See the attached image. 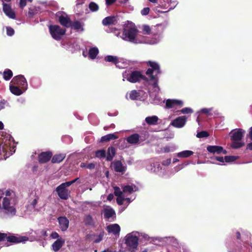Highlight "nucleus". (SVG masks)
Segmentation results:
<instances>
[{"mask_svg": "<svg viewBox=\"0 0 252 252\" xmlns=\"http://www.w3.org/2000/svg\"><path fill=\"white\" fill-rule=\"evenodd\" d=\"M149 65L151 68H149L146 71V74L149 77V80L146 82L147 89L148 90L151 102L155 104H159L162 102V99L158 95L159 88L158 86V79L156 76L160 73L159 65L153 62H149Z\"/></svg>", "mask_w": 252, "mask_h": 252, "instance_id": "1", "label": "nucleus"}, {"mask_svg": "<svg viewBox=\"0 0 252 252\" xmlns=\"http://www.w3.org/2000/svg\"><path fill=\"white\" fill-rule=\"evenodd\" d=\"M17 199L12 190H8L5 192L4 197H0V213L4 217L12 218L16 215Z\"/></svg>", "mask_w": 252, "mask_h": 252, "instance_id": "2", "label": "nucleus"}, {"mask_svg": "<svg viewBox=\"0 0 252 252\" xmlns=\"http://www.w3.org/2000/svg\"><path fill=\"white\" fill-rule=\"evenodd\" d=\"M0 139V160L6 159L15 152L16 145L12 136L2 132Z\"/></svg>", "mask_w": 252, "mask_h": 252, "instance_id": "3", "label": "nucleus"}, {"mask_svg": "<svg viewBox=\"0 0 252 252\" xmlns=\"http://www.w3.org/2000/svg\"><path fill=\"white\" fill-rule=\"evenodd\" d=\"M135 25L127 21L124 25L122 35L120 36L123 40L133 43H142L143 36L138 34Z\"/></svg>", "mask_w": 252, "mask_h": 252, "instance_id": "4", "label": "nucleus"}, {"mask_svg": "<svg viewBox=\"0 0 252 252\" xmlns=\"http://www.w3.org/2000/svg\"><path fill=\"white\" fill-rule=\"evenodd\" d=\"M166 27L165 24L157 25L152 30L153 37L151 38L143 36L142 43L156 44L159 43L162 38V33Z\"/></svg>", "mask_w": 252, "mask_h": 252, "instance_id": "5", "label": "nucleus"}, {"mask_svg": "<svg viewBox=\"0 0 252 252\" xmlns=\"http://www.w3.org/2000/svg\"><path fill=\"white\" fill-rule=\"evenodd\" d=\"M139 234V232L134 231L125 236V244L128 251L135 252L137 250Z\"/></svg>", "mask_w": 252, "mask_h": 252, "instance_id": "6", "label": "nucleus"}, {"mask_svg": "<svg viewBox=\"0 0 252 252\" xmlns=\"http://www.w3.org/2000/svg\"><path fill=\"white\" fill-rule=\"evenodd\" d=\"M245 131L241 128L233 129L231 131V140H233L231 147L233 149H237L243 147L244 143L241 141Z\"/></svg>", "mask_w": 252, "mask_h": 252, "instance_id": "7", "label": "nucleus"}, {"mask_svg": "<svg viewBox=\"0 0 252 252\" xmlns=\"http://www.w3.org/2000/svg\"><path fill=\"white\" fill-rule=\"evenodd\" d=\"M123 77L124 81L126 80L131 83H136L139 81L143 76L140 72L137 71L126 70L123 73Z\"/></svg>", "mask_w": 252, "mask_h": 252, "instance_id": "8", "label": "nucleus"}, {"mask_svg": "<svg viewBox=\"0 0 252 252\" xmlns=\"http://www.w3.org/2000/svg\"><path fill=\"white\" fill-rule=\"evenodd\" d=\"M184 102L182 100L168 99L166 101V107L172 109L175 113L179 112L180 109L184 106Z\"/></svg>", "mask_w": 252, "mask_h": 252, "instance_id": "9", "label": "nucleus"}, {"mask_svg": "<svg viewBox=\"0 0 252 252\" xmlns=\"http://www.w3.org/2000/svg\"><path fill=\"white\" fill-rule=\"evenodd\" d=\"M49 30L53 38L57 40H60L65 32V29H62L58 25H50Z\"/></svg>", "mask_w": 252, "mask_h": 252, "instance_id": "10", "label": "nucleus"}, {"mask_svg": "<svg viewBox=\"0 0 252 252\" xmlns=\"http://www.w3.org/2000/svg\"><path fill=\"white\" fill-rule=\"evenodd\" d=\"M148 171L151 172L156 173L159 176H163L165 173V169L162 168L159 162H149L146 166Z\"/></svg>", "mask_w": 252, "mask_h": 252, "instance_id": "11", "label": "nucleus"}, {"mask_svg": "<svg viewBox=\"0 0 252 252\" xmlns=\"http://www.w3.org/2000/svg\"><path fill=\"white\" fill-rule=\"evenodd\" d=\"M69 187L66 182L63 183L57 187L56 191L60 198L66 200L69 195V191L67 188Z\"/></svg>", "mask_w": 252, "mask_h": 252, "instance_id": "12", "label": "nucleus"}, {"mask_svg": "<svg viewBox=\"0 0 252 252\" xmlns=\"http://www.w3.org/2000/svg\"><path fill=\"white\" fill-rule=\"evenodd\" d=\"M10 83L20 87L24 90H27L28 89L27 80L24 76L22 75H19L14 77Z\"/></svg>", "mask_w": 252, "mask_h": 252, "instance_id": "13", "label": "nucleus"}, {"mask_svg": "<svg viewBox=\"0 0 252 252\" xmlns=\"http://www.w3.org/2000/svg\"><path fill=\"white\" fill-rule=\"evenodd\" d=\"M147 96V94L142 90H132L129 93V98L133 100L144 101L146 99Z\"/></svg>", "mask_w": 252, "mask_h": 252, "instance_id": "14", "label": "nucleus"}, {"mask_svg": "<svg viewBox=\"0 0 252 252\" xmlns=\"http://www.w3.org/2000/svg\"><path fill=\"white\" fill-rule=\"evenodd\" d=\"M188 118L186 115L179 116L172 121L170 125L176 128H182L186 125Z\"/></svg>", "mask_w": 252, "mask_h": 252, "instance_id": "15", "label": "nucleus"}, {"mask_svg": "<svg viewBox=\"0 0 252 252\" xmlns=\"http://www.w3.org/2000/svg\"><path fill=\"white\" fill-rule=\"evenodd\" d=\"M207 151L213 154H226L227 152L224 150L221 146H208L207 147Z\"/></svg>", "mask_w": 252, "mask_h": 252, "instance_id": "16", "label": "nucleus"}, {"mask_svg": "<svg viewBox=\"0 0 252 252\" xmlns=\"http://www.w3.org/2000/svg\"><path fill=\"white\" fill-rule=\"evenodd\" d=\"M60 228L63 231H66L69 226V220L65 217H60L58 218Z\"/></svg>", "mask_w": 252, "mask_h": 252, "instance_id": "17", "label": "nucleus"}, {"mask_svg": "<svg viewBox=\"0 0 252 252\" xmlns=\"http://www.w3.org/2000/svg\"><path fill=\"white\" fill-rule=\"evenodd\" d=\"M114 190L115 195L117 196V203L120 205H122L124 200V193L123 192V190L121 191L120 188L118 187H114Z\"/></svg>", "mask_w": 252, "mask_h": 252, "instance_id": "18", "label": "nucleus"}, {"mask_svg": "<svg viewBox=\"0 0 252 252\" xmlns=\"http://www.w3.org/2000/svg\"><path fill=\"white\" fill-rule=\"evenodd\" d=\"M3 11L6 16L11 19L15 18V14L14 12L12 10L11 6L7 4L2 2Z\"/></svg>", "mask_w": 252, "mask_h": 252, "instance_id": "19", "label": "nucleus"}, {"mask_svg": "<svg viewBox=\"0 0 252 252\" xmlns=\"http://www.w3.org/2000/svg\"><path fill=\"white\" fill-rule=\"evenodd\" d=\"M28 240V238L27 237L23 236H15L14 235H9L7 236V241L15 243H18L20 242H23L27 241Z\"/></svg>", "mask_w": 252, "mask_h": 252, "instance_id": "20", "label": "nucleus"}, {"mask_svg": "<svg viewBox=\"0 0 252 252\" xmlns=\"http://www.w3.org/2000/svg\"><path fill=\"white\" fill-rule=\"evenodd\" d=\"M52 154L50 152H45L40 153L38 156V160L40 163H45L51 158Z\"/></svg>", "mask_w": 252, "mask_h": 252, "instance_id": "21", "label": "nucleus"}, {"mask_svg": "<svg viewBox=\"0 0 252 252\" xmlns=\"http://www.w3.org/2000/svg\"><path fill=\"white\" fill-rule=\"evenodd\" d=\"M104 60L107 62H111L114 63L117 67L120 68H123L125 66H121L119 65V63H121L120 61V59L118 58L116 56H107L104 57Z\"/></svg>", "mask_w": 252, "mask_h": 252, "instance_id": "22", "label": "nucleus"}, {"mask_svg": "<svg viewBox=\"0 0 252 252\" xmlns=\"http://www.w3.org/2000/svg\"><path fill=\"white\" fill-rule=\"evenodd\" d=\"M9 90L10 92L17 96H19L23 94L26 90H24L23 89L18 86H15L11 83L9 84Z\"/></svg>", "mask_w": 252, "mask_h": 252, "instance_id": "23", "label": "nucleus"}, {"mask_svg": "<svg viewBox=\"0 0 252 252\" xmlns=\"http://www.w3.org/2000/svg\"><path fill=\"white\" fill-rule=\"evenodd\" d=\"M106 230L109 233L114 235H119L121 230L120 226L118 224H112L109 225L106 227Z\"/></svg>", "mask_w": 252, "mask_h": 252, "instance_id": "24", "label": "nucleus"}, {"mask_svg": "<svg viewBox=\"0 0 252 252\" xmlns=\"http://www.w3.org/2000/svg\"><path fill=\"white\" fill-rule=\"evenodd\" d=\"M122 188L123 189V192L124 193V195L125 194H131V193L137 191L138 189L137 187L133 184L123 186H122Z\"/></svg>", "mask_w": 252, "mask_h": 252, "instance_id": "25", "label": "nucleus"}, {"mask_svg": "<svg viewBox=\"0 0 252 252\" xmlns=\"http://www.w3.org/2000/svg\"><path fill=\"white\" fill-rule=\"evenodd\" d=\"M64 243V240L62 238L58 239L52 245V250L55 252H58L63 246Z\"/></svg>", "mask_w": 252, "mask_h": 252, "instance_id": "26", "label": "nucleus"}, {"mask_svg": "<svg viewBox=\"0 0 252 252\" xmlns=\"http://www.w3.org/2000/svg\"><path fill=\"white\" fill-rule=\"evenodd\" d=\"M112 166L115 171L118 172H123L126 170V167L124 166L120 161H114Z\"/></svg>", "mask_w": 252, "mask_h": 252, "instance_id": "27", "label": "nucleus"}, {"mask_svg": "<svg viewBox=\"0 0 252 252\" xmlns=\"http://www.w3.org/2000/svg\"><path fill=\"white\" fill-rule=\"evenodd\" d=\"M104 216L107 219H110L115 217V212L111 208H106L103 210Z\"/></svg>", "mask_w": 252, "mask_h": 252, "instance_id": "28", "label": "nucleus"}, {"mask_svg": "<svg viewBox=\"0 0 252 252\" xmlns=\"http://www.w3.org/2000/svg\"><path fill=\"white\" fill-rule=\"evenodd\" d=\"M99 53L98 49L96 47H91L88 51L89 58L94 59Z\"/></svg>", "mask_w": 252, "mask_h": 252, "instance_id": "29", "label": "nucleus"}, {"mask_svg": "<svg viewBox=\"0 0 252 252\" xmlns=\"http://www.w3.org/2000/svg\"><path fill=\"white\" fill-rule=\"evenodd\" d=\"M158 121V118L157 116H149L145 118V122L149 125H156Z\"/></svg>", "mask_w": 252, "mask_h": 252, "instance_id": "30", "label": "nucleus"}, {"mask_svg": "<svg viewBox=\"0 0 252 252\" xmlns=\"http://www.w3.org/2000/svg\"><path fill=\"white\" fill-rule=\"evenodd\" d=\"M139 140V135L138 134H133L126 138L127 142L131 144H137Z\"/></svg>", "mask_w": 252, "mask_h": 252, "instance_id": "31", "label": "nucleus"}, {"mask_svg": "<svg viewBox=\"0 0 252 252\" xmlns=\"http://www.w3.org/2000/svg\"><path fill=\"white\" fill-rule=\"evenodd\" d=\"M117 21L116 18L114 16H109L105 18L102 20V24L104 26H108L114 24Z\"/></svg>", "mask_w": 252, "mask_h": 252, "instance_id": "32", "label": "nucleus"}, {"mask_svg": "<svg viewBox=\"0 0 252 252\" xmlns=\"http://www.w3.org/2000/svg\"><path fill=\"white\" fill-rule=\"evenodd\" d=\"M65 154H59L54 155L52 158L53 163H59L63 161L65 158Z\"/></svg>", "mask_w": 252, "mask_h": 252, "instance_id": "33", "label": "nucleus"}, {"mask_svg": "<svg viewBox=\"0 0 252 252\" xmlns=\"http://www.w3.org/2000/svg\"><path fill=\"white\" fill-rule=\"evenodd\" d=\"M193 152L190 150H185L177 154V156L180 158H187L193 154Z\"/></svg>", "mask_w": 252, "mask_h": 252, "instance_id": "34", "label": "nucleus"}, {"mask_svg": "<svg viewBox=\"0 0 252 252\" xmlns=\"http://www.w3.org/2000/svg\"><path fill=\"white\" fill-rule=\"evenodd\" d=\"M59 22L63 26L68 27L70 25V21L68 17L62 15L59 17Z\"/></svg>", "mask_w": 252, "mask_h": 252, "instance_id": "35", "label": "nucleus"}, {"mask_svg": "<svg viewBox=\"0 0 252 252\" xmlns=\"http://www.w3.org/2000/svg\"><path fill=\"white\" fill-rule=\"evenodd\" d=\"M84 23H81L79 21H76L75 22H74L72 25V28L78 31V32H83L84 31Z\"/></svg>", "mask_w": 252, "mask_h": 252, "instance_id": "36", "label": "nucleus"}, {"mask_svg": "<svg viewBox=\"0 0 252 252\" xmlns=\"http://www.w3.org/2000/svg\"><path fill=\"white\" fill-rule=\"evenodd\" d=\"M117 138H118V137L115 133H111L101 137L100 141L106 142L111 140L116 139Z\"/></svg>", "mask_w": 252, "mask_h": 252, "instance_id": "37", "label": "nucleus"}, {"mask_svg": "<svg viewBox=\"0 0 252 252\" xmlns=\"http://www.w3.org/2000/svg\"><path fill=\"white\" fill-rule=\"evenodd\" d=\"M116 153L115 148L113 147H110L108 149L106 159L107 160H111L114 157Z\"/></svg>", "mask_w": 252, "mask_h": 252, "instance_id": "38", "label": "nucleus"}, {"mask_svg": "<svg viewBox=\"0 0 252 252\" xmlns=\"http://www.w3.org/2000/svg\"><path fill=\"white\" fill-rule=\"evenodd\" d=\"M12 76V72L9 69H5L3 73V78L6 81L9 80Z\"/></svg>", "mask_w": 252, "mask_h": 252, "instance_id": "39", "label": "nucleus"}, {"mask_svg": "<svg viewBox=\"0 0 252 252\" xmlns=\"http://www.w3.org/2000/svg\"><path fill=\"white\" fill-rule=\"evenodd\" d=\"M176 149V147L174 145L171 146H166L162 149V151L164 153H169L174 152Z\"/></svg>", "mask_w": 252, "mask_h": 252, "instance_id": "40", "label": "nucleus"}, {"mask_svg": "<svg viewBox=\"0 0 252 252\" xmlns=\"http://www.w3.org/2000/svg\"><path fill=\"white\" fill-rule=\"evenodd\" d=\"M158 240L160 241H165L166 240L167 241L170 242L173 244L177 243V240L174 237L169 236V237H165L163 238H159Z\"/></svg>", "mask_w": 252, "mask_h": 252, "instance_id": "41", "label": "nucleus"}, {"mask_svg": "<svg viewBox=\"0 0 252 252\" xmlns=\"http://www.w3.org/2000/svg\"><path fill=\"white\" fill-rule=\"evenodd\" d=\"M179 112L183 114H191L193 112V110L190 107H185L181 109Z\"/></svg>", "mask_w": 252, "mask_h": 252, "instance_id": "42", "label": "nucleus"}, {"mask_svg": "<svg viewBox=\"0 0 252 252\" xmlns=\"http://www.w3.org/2000/svg\"><path fill=\"white\" fill-rule=\"evenodd\" d=\"M103 236H104V232H100L98 235L94 236V238L93 239L94 242H95V243H99V242H100L102 240Z\"/></svg>", "mask_w": 252, "mask_h": 252, "instance_id": "43", "label": "nucleus"}, {"mask_svg": "<svg viewBox=\"0 0 252 252\" xmlns=\"http://www.w3.org/2000/svg\"><path fill=\"white\" fill-rule=\"evenodd\" d=\"M98 8V5L95 2H91L89 4V8L93 12L96 11Z\"/></svg>", "mask_w": 252, "mask_h": 252, "instance_id": "44", "label": "nucleus"}, {"mask_svg": "<svg viewBox=\"0 0 252 252\" xmlns=\"http://www.w3.org/2000/svg\"><path fill=\"white\" fill-rule=\"evenodd\" d=\"M213 110V108H204L200 109L199 112H201L207 114L208 116H211L212 115L211 112Z\"/></svg>", "mask_w": 252, "mask_h": 252, "instance_id": "45", "label": "nucleus"}, {"mask_svg": "<svg viewBox=\"0 0 252 252\" xmlns=\"http://www.w3.org/2000/svg\"><path fill=\"white\" fill-rule=\"evenodd\" d=\"M38 199V197L35 198L30 202L29 207L32 209H35Z\"/></svg>", "mask_w": 252, "mask_h": 252, "instance_id": "46", "label": "nucleus"}, {"mask_svg": "<svg viewBox=\"0 0 252 252\" xmlns=\"http://www.w3.org/2000/svg\"><path fill=\"white\" fill-rule=\"evenodd\" d=\"M238 158L236 156H225L224 157L225 161L226 162H230L235 161Z\"/></svg>", "mask_w": 252, "mask_h": 252, "instance_id": "47", "label": "nucleus"}, {"mask_svg": "<svg viewBox=\"0 0 252 252\" xmlns=\"http://www.w3.org/2000/svg\"><path fill=\"white\" fill-rule=\"evenodd\" d=\"M95 156L97 158H104L105 157V151L103 150H99L95 152Z\"/></svg>", "mask_w": 252, "mask_h": 252, "instance_id": "48", "label": "nucleus"}, {"mask_svg": "<svg viewBox=\"0 0 252 252\" xmlns=\"http://www.w3.org/2000/svg\"><path fill=\"white\" fill-rule=\"evenodd\" d=\"M164 2H166L167 3H170L171 7L169 9V10L173 9L176 6L177 3L176 1H172V0H163Z\"/></svg>", "mask_w": 252, "mask_h": 252, "instance_id": "49", "label": "nucleus"}, {"mask_svg": "<svg viewBox=\"0 0 252 252\" xmlns=\"http://www.w3.org/2000/svg\"><path fill=\"white\" fill-rule=\"evenodd\" d=\"M143 32L144 34H149L150 33L151 29L148 25H144L142 28Z\"/></svg>", "mask_w": 252, "mask_h": 252, "instance_id": "50", "label": "nucleus"}, {"mask_svg": "<svg viewBox=\"0 0 252 252\" xmlns=\"http://www.w3.org/2000/svg\"><path fill=\"white\" fill-rule=\"evenodd\" d=\"M6 34L8 36H12L14 33V30L11 27H6Z\"/></svg>", "mask_w": 252, "mask_h": 252, "instance_id": "51", "label": "nucleus"}, {"mask_svg": "<svg viewBox=\"0 0 252 252\" xmlns=\"http://www.w3.org/2000/svg\"><path fill=\"white\" fill-rule=\"evenodd\" d=\"M196 136L198 138L206 137L208 136V134L207 132H206L205 131H202L197 133Z\"/></svg>", "mask_w": 252, "mask_h": 252, "instance_id": "52", "label": "nucleus"}, {"mask_svg": "<svg viewBox=\"0 0 252 252\" xmlns=\"http://www.w3.org/2000/svg\"><path fill=\"white\" fill-rule=\"evenodd\" d=\"M31 83L32 87L34 88H37L40 85V82L37 79H33Z\"/></svg>", "mask_w": 252, "mask_h": 252, "instance_id": "53", "label": "nucleus"}, {"mask_svg": "<svg viewBox=\"0 0 252 252\" xmlns=\"http://www.w3.org/2000/svg\"><path fill=\"white\" fill-rule=\"evenodd\" d=\"M93 220L91 216L88 215L86 217L85 219V222L87 224H91L92 223Z\"/></svg>", "mask_w": 252, "mask_h": 252, "instance_id": "54", "label": "nucleus"}, {"mask_svg": "<svg viewBox=\"0 0 252 252\" xmlns=\"http://www.w3.org/2000/svg\"><path fill=\"white\" fill-rule=\"evenodd\" d=\"M149 11H150V8L149 7H145V8H144L141 11V14L143 16H145L149 14Z\"/></svg>", "mask_w": 252, "mask_h": 252, "instance_id": "55", "label": "nucleus"}, {"mask_svg": "<svg viewBox=\"0 0 252 252\" xmlns=\"http://www.w3.org/2000/svg\"><path fill=\"white\" fill-rule=\"evenodd\" d=\"M7 234L4 233H0V242L7 240Z\"/></svg>", "mask_w": 252, "mask_h": 252, "instance_id": "56", "label": "nucleus"}, {"mask_svg": "<svg viewBox=\"0 0 252 252\" xmlns=\"http://www.w3.org/2000/svg\"><path fill=\"white\" fill-rule=\"evenodd\" d=\"M7 105L8 103L7 101L4 100L0 101V110L3 109Z\"/></svg>", "mask_w": 252, "mask_h": 252, "instance_id": "57", "label": "nucleus"}, {"mask_svg": "<svg viewBox=\"0 0 252 252\" xmlns=\"http://www.w3.org/2000/svg\"><path fill=\"white\" fill-rule=\"evenodd\" d=\"M50 237L53 239H58L60 238H59L60 237L59 235L56 232H52L50 235Z\"/></svg>", "mask_w": 252, "mask_h": 252, "instance_id": "58", "label": "nucleus"}, {"mask_svg": "<svg viewBox=\"0 0 252 252\" xmlns=\"http://www.w3.org/2000/svg\"><path fill=\"white\" fill-rule=\"evenodd\" d=\"M171 160L170 158L167 159L162 162V164L164 166H168L171 163Z\"/></svg>", "mask_w": 252, "mask_h": 252, "instance_id": "59", "label": "nucleus"}, {"mask_svg": "<svg viewBox=\"0 0 252 252\" xmlns=\"http://www.w3.org/2000/svg\"><path fill=\"white\" fill-rule=\"evenodd\" d=\"M26 0H20L19 5L20 7H24L26 5Z\"/></svg>", "mask_w": 252, "mask_h": 252, "instance_id": "60", "label": "nucleus"}, {"mask_svg": "<svg viewBox=\"0 0 252 252\" xmlns=\"http://www.w3.org/2000/svg\"><path fill=\"white\" fill-rule=\"evenodd\" d=\"M139 237H142V238H143L144 239H146V240H147L149 239V236L147 234H146V233H143V232H139Z\"/></svg>", "mask_w": 252, "mask_h": 252, "instance_id": "61", "label": "nucleus"}, {"mask_svg": "<svg viewBox=\"0 0 252 252\" xmlns=\"http://www.w3.org/2000/svg\"><path fill=\"white\" fill-rule=\"evenodd\" d=\"M215 158L218 161L220 162L223 163L225 161L224 158L222 157H216Z\"/></svg>", "mask_w": 252, "mask_h": 252, "instance_id": "62", "label": "nucleus"}, {"mask_svg": "<svg viewBox=\"0 0 252 252\" xmlns=\"http://www.w3.org/2000/svg\"><path fill=\"white\" fill-rule=\"evenodd\" d=\"M116 0H105L106 4L107 5H110L114 3Z\"/></svg>", "mask_w": 252, "mask_h": 252, "instance_id": "63", "label": "nucleus"}, {"mask_svg": "<svg viewBox=\"0 0 252 252\" xmlns=\"http://www.w3.org/2000/svg\"><path fill=\"white\" fill-rule=\"evenodd\" d=\"M28 14L29 15L32 16L35 14V12H34L33 9L30 8H29V11Z\"/></svg>", "mask_w": 252, "mask_h": 252, "instance_id": "64", "label": "nucleus"}]
</instances>
